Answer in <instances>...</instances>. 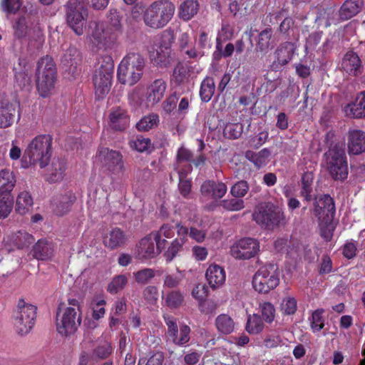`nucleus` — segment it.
<instances>
[{
	"label": "nucleus",
	"mask_w": 365,
	"mask_h": 365,
	"mask_svg": "<svg viewBox=\"0 0 365 365\" xmlns=\"http://www.w3.org/2000/svg\"><path fill=\"white\" fill-rule=\"evenodd\" d=\"M342 69L350 76H358L363 72V66L359 55L352 51H348L341 62Z\"/></svg>",
	"instance_id": "nucleus-23"
},
{
	"label": "nucleus",
	"mask_w": 365,
	"mask_h": 365,
	"mask_svg": "<svg viewBox=\"0 0 365 365\" xmlns=\"http://www.w3.org/2000/svg\"><path fill=\"white\" fill-rule=\"evenodd\" d=\"M279 283L277 273V267L274 264H268L261 267L254 275L252 286L259 293H268L274 289Z\"/></svg>",
	"instance_id": "nucleus-9"
},
{
	"label": "nucleus",
	"mask_w": 365,
	"mask_h": 365,
	"mask_svg": "<svg viewBox=\"0 0 365 365\" xmlns=\"http://www.w3.org/2000/svg\"><path fill=\"white\" fill-rule=\"evenodd\" d=\"M363 0H346L339 10V16L341 20H348L356 16L362 9Z\"/></svg>",
	"instance_id": "nucleus-33"
},
{
	"label": "nucleus",
	"mask_w": 365,
	"mask_h": 365,
	"mask_svg": "<svg viewBox=\"0 0 365 365\" xmlns=\"http://www.w3.org/2000/svg\"><path fill=\"white\" fill-rule=\"evenodd\" d=\"M263 329V322L259 316L253 314L248 317L246 330L250 334H257Z\"/></svg>",
	"instance_id": "nucleus-51"
},
{
	"label": "nucleus",
	"mask_w": 365,
	"mask_h": 365,
	"mask_svg": "<svg viewBox=\"0 0 365 365\" xmlns=\"http://www.w3.org/2000/svg\"><path fill=\"white\" fill-rule=\"evenodd\" d=\"M99 64L95 71L93 81L96 96L98 98H103L110 91L114 62L110 56H106L102 58Z\"/></svg>",
	"instance_id": "nucleus-7"
},
{
	"label": "nucleus",
	"mask_w": 365,
	"mask_h": 365,
	"mask_svg": "<svg viewBox=\"0 0 365 365\" xmlns=\"http://www.w3.org/2000/svg\"><path fill=\"white\" fill-rule=\"evenodd\" d=\"M270 155L271 150L269 148H263L257 153L252 150H247L245 155V158L257 168H260L266 165L269 161Z\"/></svg>",
	"instance_id": "nucleus-37"
},
{
	"label": "nucleus",
	"mask_w": 365,
	"mask_h": 365,
	"mask_svg": "<svg viewBox=\"0 0 365 365\" xmlns=\"http://www.w3.org/2000/svg\"><path fill=\"white\" fill-rule=\"evenodd\" d=\"M51 144L52 138L49 135L35 137L24 152L25 162L29 165L38 163L41 168H45L51 158Z\"/></svg>",
	"instance_id": "nucleus-2"
},
{
	"label": "nucleus",
	"mask_w": 365,
	"mask_h": 365,
	"mask_svg": "<svg viewBox=\"0 0 365 365\" xmlns=\"http://www.w3.org/2000/svg\"><path fill=\"white\" fill-rule=\"evenodd\" d=\"M128 283V277L125 274H119L114 277L108 285V291L111 294H115L124 289Z\"/></svg>",
	"instance_id": "nucleus-49"
},
{
	"label": "nucleus",
	"mask_w": 365,
	"mask_h": 365,
	"mask_svg": "<svg viewBox=\"0 0 365 365\" xmlns=\"http://www.w3.org/2000/svg\"><path fill=\"white\" fill-rule=\"evenodd\" d=\"M181 279L180 274H166L163 279V287L169 289L175 288L180 284Z\"/></svg>",
	"instance_id": "nucleus-62"
},
{
	"label": "nucleus",
	"mask_w": 365,
	"mask_h": 365,
	"mask_svg": "<svg viewBox=\"0 0 365 365\" xmlns=\"http://www.w3.org/2000/svg\"><path fill=\"white\" fill-rule=\"evenodd\" d=\"M313 213L319 220H331L335 214L334 199L328 194L321 195L315 198Z\"/></svg>",
	"instance_id": "nucleus-17"
},
{
	"label": "nucleus",
	"mask_w": 365,
	"mask_h": 365,
	"mask_svg": "<svg viewBox=\"0 0 365 365\" xmlns=\"http://www.w3.org/2000/svg\"><path fill=\"white\" fill-rule=\"evenodd\" d=\"M243 132V125L241 123H227L226 124L223 134L224 136L230 139L239 138Z\"/></svg>",
	"instance_id": "nucleus-48"
},
{
	"label": "nucleus",
	"mask_w": 365,
	"mask_h": 365,
	"mask_svg": "<svg viewBox=\"0 0 365 365\" xmlns=\"http://www.w3.org/2000/svg\"><path fill=\"white\" fill-rule=\"evenodd\" d=\"M174 40L175 36L172 31H163L156 39V48H154L153 51H150L151 61L157 65L165 64Z\"/></svg>",
	"instance_id": "nucleus-12"
},
{
	"label": "nucleus",
	"mask_w": 365,
	"mask_h": 365,
	"mask_svg": "<svg viewBox=\"0 0 365 365\" xmlns=\"http://www.w3.org/2000/svg\"><path fill=\"white\" fill-rule=\"evenodd\" d=\"M130 147L138 152L148 150L151 147V141L149 138L143 136H137L135 139L130 142Z\"/></svg>",
	"instance_id": "nucleus-53"
},
{
	"label": "nucleus",
	"mask_w": 365,
	"mask_h": 365,
	"mask_svg": "<svg viewBox=\"0 0 365 365\" xmlns=\"http://www.w3.org/2000/svg\"><path fill=\"white\" fill-rule=\"evenodd\" d=\"M281 310L285 314H293L297 310V301L294 298L288 297L281 302Z\"/></svg>",
	"instance_id": "nucleus-60"
},
{
	"label": "nucleus",
	"mask_w": 365,
	"mask_h": 365,
	"mask_svg": "<svg viewBox=\"0 0 365 365\" xmlns=\"http://www.w3.org/2000/svg\"><path fill=\"white\" fill-rule=\"evenodd\" d=\"M16 179L13 171L9 169L0 170V195H12Z\"/></svg>",
	"instance_id": "nucleus-35"
},
{
	"label": "nucleus",
	"mask_w": 365,
	"mask_h": 365,
	"mask_svg": "<svg viewBox=\"0 0 365 365\" xmlns=\"http://www.w3.org/2000/svg\"><path fill=\"white\" fill-rule=\"evenodd\" d=\"M158 234L151 232L143 237L135 247V257L139 259H148L154 258L161 252L164 248H159L157 245Z\"/></svg>",
	"instance_id": "nucleus-15"
},
{
	"label": "nucleus",
	"mask_w": 365,
	"mask_h": 365,
	"mask_svg": "<svg viewBox=\"0 0 365 365\" xmlns=\"http://www.w3.org/2000/svg\"><path fill=\"white\" fill-rule=\"evenodd\" d=\"M175 227L177 232V237L175 240L185 245L189 237L190 231L188 227L182 225L181 222H176Z\"/></svg>",
	"instance_id": "nucleus-61"
},
{
	"label": "nucleus",
	"mask_w": 365,
	"mask_h": 365,
	"mask_svg": "<svg viewBox=\"0 0 365 365\" xmlns=\"http://www.w3.org/2000/svg\"><path fill=\"white\" fill-rule=\"evenodd\" d=\"M112 353V347L108 343L96 346L92 351V359L96 361L107 359Z\"/></svg>",
	"instance_id": "nucleus-50"
},
{
	"label": "nucleus",
	"mask_w": 365,
	"mask_h": 365,
	"mask_svg": "<svg viewBox=\"0 0 365 365\" xmlns=\"http://www.w3.org/2000/svg\"><path fill=\"white\" fill-rule=\"evenodd\" d=\"M18 107L17 103H11L7 100L0 101V128H6L11 126L16 115L18 119L20 118Z\"/></svg>",
	"instance_id": "nucleus-19"
},
{
	"label": "nucleus",
	"mask_w": 365,
	"mask_h": 365,
	"mask_svg": "<svg viewBox=\"0 0 365 365\" xmlns=\"http://www.w3.org/2000/svg\"><path fill=\"white\" fill-rule=\"evenodd\" d=\"M76 200L72 191H65L53 195L51 200V208L57 216H63L68 214Z\"/></svg>",
	"instance_id": "nucleus-16"
},
{
	"label": "nucleus",
	"mask_w": 365,
	"mask_h": 365,
	"mask_svg": "<svg viewBox=\"0 0 365 365\" xmlns=\"http://www.w3.org/2000/svg\"><path fill=\"white\" fill-rule=\"evenodd\" d=\"M31 16H24L20 17L15 26V36L18 38H22L29 34L30 31V26L29 23L31 21Z\"/></svg>",
	"instance_id": "nucleus-46"
},
{
	"label": "nucleus",
	"mask_w": 365,
	"mask_h": 365,
	"mask_svg": "<svg viewBox=\"0 0 365 365\" xmlns=\"http://www.w3.org/2000/svg\"><path fill=\"white\" fill-rule=\"evenodd\" d=\"M159 117L157 114L151 113L143 117L136 124V128L141 132L148 131L158 125Z\"/></svg>",
	"instance_id": "nucleus-44"
},
{
	"label": "nucleus",
	"mask_w": 365,
	"mask_h": 365,
	"mask_svg": "<svg viewBox=\"0 0 365 365\" xmlns=\"http://www.w3.org/2000/svg\"><path fill=\"white\" fill-rule=\"evenodd\" d=\"M101 169L110 178H120L125 171L123 155L117 150L103 148L98 153Z\"/></svg>",
	"instance_id": "nucleus-8"
},
{
	"label": "nucleus",
	"mask_w": 365,
	"mask_h": 365,
	"mask_svg": "<svg viewBox=\"0 0 365 365\" xmlns=\"http://www.w3.org/2000/svg\"><path fill=\"white\" fill-rule=\"evenodd\" d=\"M130 123V117L126 110L118 107L112 108L108 115V125L115 131L126 130Z\"/></svg>",
	"instance_id": "nucleus-20"
},
{
	"label": "nucleus",
	"mask_w": 365,
	"mask_h": 365,
	"mask_svg": "<svg viewBox=\"0 0 365 365\" xmlns=\"http://www.w3.org/2000/svg\"><path fill=\"white\" fill-rule=\"evenodd\" d=\"M124 66L127 65L130 68H133L143 73L145 67V59L139 53H128L120 63Z\"/></svg>",
	"instance_id": "nucleus-40"
},
{
	"label": "nucleus",
	"mask_w": 365,
	"mask_h": 365,
	"mask_svg": "<svg viewBox=\"0 0 365 365\" xmlns=\"http://www.w3.org/2000/svg\"><path fill=\"white\" fill-rule=\"evenodd\" d=\"M227 190V185L224 182L214 180H206L200 187V192L202 197L208 200H218L222 198L226 194Z\"/></svg>",
	"instance_id": "nucleus-22"
},
{
	"label": "nucleus",
	"mask_w": 365,
	"mask_h": 365,
	"mask_svg": "<svg viewBox=\"0 0 365 365\" xmlns=\"http://www.w3.org/2000/svg\"><path fill=\"white\" fill-rule=\"evenodd\" d=\"M33 205L31 194L27 191H23L16 197L15 211L19 215H24L32 210Z\"/></svg>",
	"instance_id": "nucleus-36"
},
{
	"label": "nucleus",
	"mask_w": 365,
	"mask_h": 365,
	"mask_svg": "<svg viewBox=\"0 0 365 365\" xmlns=\"http://www.w3.org/2000/svg\"><path fill=\"white\" fill-rule=\"evenodd\" d=\"M14 207L12 195H0V219H6L11 214Z\"/></svg>",
	"instance_id": "nucleus-45"
},
{
	"label": "nucleus",
	"mask_w": 365,
	"mask_h": 365,
	"mask_svg": "<svg viewBox=\"0 0 365 365\" xmlns=\"http://www.w3.org/2000/svg\"><path fill=\"white\" fill-rule=\"evenodd\" d=\"M66 161L60 158L53 159L51 165L48 168V178L51 182H56L61 180L66 170Z\"/></svg>",
	"instance_id": "nucleus-34"
},
{
	"label": "nucleus",
	"mask_w": 365,
	"mask_h": 365,
	"mask_svg": "<svg viewBox=\"0 0 365 365\" xmlns=\"http://www.w3.org/2000/svg\"><path fill=\"white\" fill-rule=\"evenodd\" d=\"M215 91V83L213 78L210 76L205 77L200 84V97L202 101L209 102L213 96Z\"/></svg>",
	"instance_id": "nucleus-42"
},
{
	"label": "nucleus",
	"mask_w": 365,
	"mask_h": 365,
	"mask_svg": "<svg viewBox=\"0 0 365 365\" xmlns=\"http://www.w3.org/2000/svg\"><path fill=\"white\" fill-rule=\"evenodd\" d=\"M249 190V185L247 181L240 180L237 182L231 187V194L235 197H244Z\"/></svg>",
	"instance_id": "nucleus-57"
},
{
	"label": "nucleus",
	"mask_w": 365,
	"mask_h": 365,
	"mask_svg": "<svg viewBox=\"0 0 365 365\" xmlns=\"http://www.w3.org/2000/svg\"><path fill=\"white\" fill-rule=\"evenodd\" d=\"M36 314V307L19 300L14 314V327L18 334H26L33 328Z\"/></svg>",
	"instance_id": "nucleus-10"
},
{
	"label": "nucleus",
	"mask_w": 365,
	"mask_h": 365,
	"mask_svg": "<svg viewBox=\"0 0 365 365\" xmlns=\"http://www.w3.org/2000/svg\"><path fill=\"white\" fill-rule=\"evenodd\" d=\"M276 45L273 31L267 27L259 32L256 43V51L261 53H267Z\"/></svg>",
	"instance_id": "nucleus-28"
},
{
	"label": "nucleus",
	"mask_w": 365,
	"mask_h": 365,
	"mask_svg": "<svg viewBox=\"0 0 365 365\" xmlns=\"http://www.w3.org/2000/svg\"><path fill=\"white\" fill-rule=\"evenodd\" d=\"M314 180V171L308 170L304 171L302 175V189L300 195L307 202L312 200V192L313 191L312 184Z\"/></svg>",
	"instance_id": "nucleus-39"
},
{
	"label": "nucleus",
	"mask_w": 365,
	"mask_h": 365,
	"mask_svg": "<svg viewBox=\"0 0 365 365\" xmlns=\"http://www.w3.org/2000/svg\"><path fill=\"white\" fill-rule=\"evenodd\" d=\"M128 237L124 231L119 227H113L104 234L103 243L107 248L114 250L123 247Z\"/></svg>",
	"instance_id": "nucleus-21"
},
{
	"label": "nucleus",
	"mask_w": 365,
	"mask_h": 365,
	"mask_svg": "<svg viewBox=\"0 0 365 365\" xmlns=\"http://www.w3.org/2000/svg\"><path fill=\"white\" fill-rule=\"evenodd\" d=\"M32 252L38 260H48L53 256L54 247L51 242L41 239L34 245Z\"/></svg>",
	"instance_id": "nucleus-29"
},
{
	"label": "nucleus",
	"mask_w": 365,
	"mask_h": 365,
	"mask_svg": "<svg viewBox=\"0 0 365 365\" xmlns=\"http://www.w3.org/2000/svg\"><path fill=\"white\" fill-rule=\"evenodd\" d=\"M110 34L106 32V29L103 30L99 26H96L92 33V37L98 44H103L107 38L114 40L115 38H110Z\"/></svg>",
	"instance_id": "nucleus-59"
},
{
	"label": "nucleus",
	"mask_w": 365,
	"mask_h": 365,
	"mask_svg": "<svg viewBox=\"0 0 365 365\" xmlns=\"http://www.w3.org/2000/svg\"><path fill=\"white\" fill-rule=\"evenodd\" d=\"M235 51V45L229 43L225 46L224 50L220 39H217L216 50L213 53V56L215 60H220L222 58H227L232 55Z\"/></svg>",
	"instance_id": "nucleus-47"
},
{
	"label": "nucleus",
	"mask_w": 365,
	"mask_h": 365,
	"mask_svg": "<svg viewBox=\"0 0 365 365\" xmlns=\"http://www.w3.org/2000/svg\"><path fill=\"white\" fill-rule=\"evenodd\" d=\"M323 309H317L312 313L310 319L311 328L314 332L319 331L324 327V320L322 317Z\"/></svg>",
	"instance_id": "nucleus-55"
},
{
	"label": "nucleus",
	"mask_w": 365,
	"mask_h": 365,
	"mask_svg": "<svg viewBox=\"0 0 365 365\" xmlns=\"http://www.w3.org/2000/svg\"><path fill=\"white\" fill-rule=\"evenodd\" d=\"M215 325L219 333L227 335L233 332L235 324L230 315L221 314L216 317Z\"/></svg>",
	"instance_id": "nucleus-38"
},
{
	"label": "nucleus",
	"mask_w": 365,
	"mask_h": 365,
	"mask_svg": "<svg viewBox=\"0 0 365 365\" xmlns=\"http://www.w3.org/2000/svg\"><path fill=\"white\" fill-rule=\"evenodd\" d=\"M122 15L118 9L110 8L106 16V32L110 34V38H115L122 33Z\"/></svg>",
	"instance_id": "nucleus-25"
},
{
	"label": "nucleus",
	"mask_w": 365,
	"mask_h": 365,
	"mask_svg": "<svg viewBox=\"0 0 365 365\" xmlns=\"http://www.w3.org/2000/svg\"><path fill=\"white\" fill-rule=\"evenodd\" d=\"M197 0H183L180 6L179 15L185 21L191 19L198 11Z\"/></svg>",
	"instance_id": "nucleus-41"
},
{
	"label": "nucleus",
	"mask_w": 365,
	"mask_h": 365,
	"mask_svg": "<svg viewBox=\"0 0 365 365\" xmlns=\"http://www.w3.org/2000/svg\"><path fill=\"white\" fill-rule=\"evenodd\" d=\"M183 302V296L179 291H172L169 292L165 298L167 306L170 308H177L180 307Z\"/></svg>",
	"instance_id": "nucleus-56"
},
{
	"label": "nucleus",
	"mask_w": 365,
	"mask_h": 365,
	"mask_svg": "<svg viewBox=\"0 0 365 365\" xmlns=\"http://www.w3.org/2000/svg\"><path fill=\"white\" fill-rule=\"evenodd\" d=\"M167 88L166 81L162 78L155 80L148 88L147 100L152 105L160 102Z\"/></svg>",
	"instance_id": "nucleus-30"
},
{
	"label": "nucleus",
	"mask_w": 365,
	"mask_h": 365,
	"mask_svg": "<svg viewBox=\"0 0 365 365\" xmlns=\"http://www.w3.org/2000/svg\"><path fill=\"white\" fill-rule=\"evenodd\" d=\"M82 56L74 46H69L61 58V63L70 71L75 72L81 64Z\"/></svg>",
	"instance_id": "nucleus-27"
},
{
	"label": "nucleus",
	"mask_w": 365,
	"mask_h": 365,
	"mask_svg": "<svg viewBox=\"0 0 365 365\" xmlns=\"http://www.w3.org/2000/svg\"><path fill=\"white\" fill-rule=\"evenodd\" d=\"M66 22L69 27L78 36L83 34L85 22L88 16V10L80 2L69 1L66 5Z\"/></svg>",
	"instance_id": "nucleus-11"
},
{
	"label": "nucleus",
	"mask_w": 365,
	"mask_h": 365,
	"mask_svg": "<svg viewBox=\"0 0 365 365\" xmlns=\"http://www.w3.org/2000/svg\"><path fill=\"white\" fill-rule=\"evenodd\" d=\"M178 173L179 175V191L184 197H187L191 190V182L190 180L185 179V174L182 170H178Z\"/></svg>",
	"instance_id": "nucleus-58"
},
{
	"label": "nucleus",
	"mask_w": 365,
	"mask_h": 365,
	"mask_svg": "<svg viewBox=\"0 0 365 365\" xmlns=\"http://www.w3.org/2000/svg\"><path fill=\"white\" fill-rule=\"evenodd\" d=\"M68 307L60 309L56 314V330L63 336L74 334L82 321L78 300L68 299Z\"/></svg>",
	"instance_id": "nucleus-1"
},
{
	"label": "nucleus",
	"mask_w": 365,
	"mask_h": 365,
	"mask_svg": "<svg viewBox=\"0 0 365 365\" xmlns=\"http://www.w3.org/2000/svg\"><path fill=\"white\" fill-rule=\"evenodd\" d=\"M327 169L335 180H344L348 176L346 157L343 145L336 143L324 153Z\"/></svg>",
	"instance_id": "nucleus-6"
},
{
	"label": "nucleus",
	"mask_w": 365,
	"mask_h": 365,
	"mask_svg": "<svg viewBox=\"0 0 365 365\" xmlns=\"http://www.w3.org/2000/svg\"><path fill=\"white\" fill-rule=\"evenodd\" d=\"M21 0H2L1 6L4 11L15 14L21 6Z\"/></svg>",
	"instance_id": "nucleus-64"
},
{
	"label": "nucleus",
	"mask_w": 365,
	"mask_h": 365,
	"mask_svg": "<svg viewBox=\"0 0 365 365\" xmlns=\"http://www.w3.org/2000/svg\"><path fill=\"white\" fill-rule=\"evenodd\" d=\"M296 49L297 46L292 42L281 43L274 51V61L271 64V68L277 70L287 65L292 60Z\"/></svg>",
	"instance_id": "nucleus-18"
},
{
	"label": "nucleus",
	"mask_w": 365,
	"mask_h": 365,
	"mask_svg": "<svg viewBox=\"0 0 365 365\" xmlns=\"http://www.w3.org/2000/svg\"><path fill=\"white\" fill-rule=\"evenodd\" d=\"M347 145L350 155H359L365 152V133L360 130H349Z\"/></svg>",
	"instance_id": "nucleus-24"
},
{
	"label": "nucleus",
	"mask_w": 365,
	"mask_h": 365,
	"mask_svg": "<svg viewBox=\"0 0 365 365\" xmlns=\"http://www.w3.org/2000/svg\"><path fill=\"white\" fill-rule=\"evenodd\" d=\"M142 74L127 65L124 66L120 63L118 68L117 77L122 84L133 86L140 79Z\"/></svg>",
	"instance_id": "nucleus-31"
},
{
	"label": "nucleus",
	"mask_w": 365,
	"mask_h": 365,
	"mask_svg": "<svg viewBox=\"0 0 365 365\" xmlns=\"http://www.w3.org/2000/svg\"><path fill=\"white\" fill-rule=\"evenodd\" d=\"M210 286L215 289L222 286L225 282V272L224 269L217 264L209 266L205 274Z\"/></svg>",
	"instance_id": "nucleus-32"
},
{
	"label": "nucleus",
	"mask_w": 365,
	"mask_h": 365,
	"mask_svg": "<svg viewBox=\"0 0 365 365\" xmlns=\"http://www.w3.org/2000/svg\"><path fill=\"white\" fill-rule=\"evenodd\" d=\"M259 251V242L251 237H245L230 247V255L236 259L247 260L255 257Z\"/></svg>",
	"instance_id": "nucleus-13"
},
{
	"label": "nucleus",
	"mask_w": 365,
	"mask_h": 365,
	"mask_svg": "<svg viewBox=\"0 0 365 365\" xmlns=\"http://www.w3.org/2000/svg\"><path fill=\"white\" fill-rule=\"evenodd\" d=\"M133 276L138 284H145L155 277V271L150 268H144L134 272Z\"/></svg>",
	"instance_id": "nucleus-52"
},
{
	"label": "nucleus",
	"mask_w": 365,
	"mask_h": 365,
	"mask_svg": "<svg viewBox=\"0 0 365 365\" xmlns=\"http://www.w3.org/2000/svg\"><path fill=\"white\" fill-rule=\"evenodd\" d=\"M165 322L168 327L167 336L173 344L177 346H183L190 339V328L185 324L177 325V319L170 315H164Z\"/></svg>",
	"instance_id": "nucleus-14"
},
{
	"label": "nucleus",
	"mask_w": 365,
	"mask_h": 365,
	"mask_svg": "<svg viewBox=\"0 0 365 365\" xmlns=\"http://www.w3.org/2000/svg\"><path fill=\"white\" fill-rule=\"evenodd\" d=\"M153 234H158L157 245L159 248H165L168 241L165 239H162V237L170 239L174 236L173 226L168 223L163 224L159 229L158 231L152 232Z\"/></svg>",
	"instance_id": "nucleus-43"
},
{
	"label": "nucleus",
	"mask_w": 365,
	"mask_h": 365,
	"mask_svg": "<svg viewBox=\"0 0 365 365\" xmlns=\"http://www.w3.org/2000/svg\"><path fill=\"white\" fill-rule=\"evenodd\" d=\"M56 68L53 59L48 56L42 58L38 62L36 87L43 98L49 96L55 86Z\"/></svg>",
	"instance_id": "nucleus-5"
},
{
	"label": "nucleus",
	"mask_w": 365,
	"mask_h": 365,
	"mask_svg": "<svg viewBox=\"0 0 365 365\" xmlns=\"http://www.w3.org/2000/svg\"><path fill=\"white\" fill-rule=\"evenodd\" d=\"M192 158V153L187 148L181 147L178 150V153H177V156H176L177 165L175 166V169L177 171L181 170L179 168V165L183 162H190Z\"/></svg>",
	"instance_id": "nucleus-63"
},
{
	"label": "nucleus",
	"mask_w": 365,
	"mask_h": 365,
	"mask_svg": "<svg viewBox=\"0 0 365 365\" xmlns=\"http://www.w3.org/2000/svg\"><path fill=\"white\" fill-rule=\"evenodd\" d=\"M185 244L180 242L176 240H174L170 243L168 250L164 253V257L168 262H171L178 255V253L182 250Z\"/></svg>",
	"instance_id": "nucleus-54"
},
{
	"label": "nucleus",
	"mask_w": 365,
	"mask_h": 365,
	"mask_svg": "<svg viewBox=\"0 0 365 365\" xmlns=\"http://www.w3.org/2000/svg\"><path fill=\"white\" fill-rule=\"evenodd\" d=\"M175 11V6L170 1H155L145 11V24L153 29L163 28L172 19Z\"/></svg>",
	"instance_id": "nucleus-3"
},
{
	"label": "nucleus",
	"mask_w": 365,
	"mask_h": 365,
	"mask_svg": "<svg viewBox=\"0 0 365 365\" xmlns=\"http://www.w3.org/2000/svg\"><path fill=\"white\" fill-rule=\"evenodd\" d=\"M346 115L352 118H365V91L360 92L354 103L344 108Z\"/></svg>",
	"instance_id": "nucleus-26"
},
{
	"label": "nucleus",
	"mask_w": 365,
	"mask_h": 365,
	"mask_svg": "<svg viewBox=\"0 0 365 365\" xmlns=\"http://www.w3.org/2000/svg\"><path fill=\"white\" fill-rule=\"evenodd\" d=\"M253 220L261 227L274 230L287 224L284 212L272 203L261 204L252 215Z\"/></svg>",
	"instance_id": "nucleus-4"
}]
</instances>
